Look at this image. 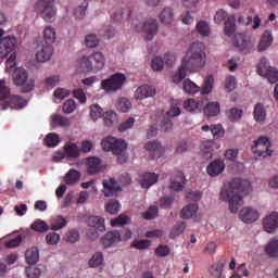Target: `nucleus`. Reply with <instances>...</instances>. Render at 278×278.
<instances>
[{
  "label": "nucleus",
  "instance_id": "14",
  "mask_svg": "<svg viewBox=\"0 0 278 278\" xmlns=\"http://www.w3.org/2000/svg\"><path fill=\"white\" fill-rule=\"evenodd\" d=\"M239 218L242 220V223H245V225H251L260 218V212L257 208L245 206L240 211Z\"/></svg>",
  "mask_w": 278,
  "mask_h": 278
},
{
  "label": "nucleus",
  "instance_id": "55",
  "mask_svg": "<svg viewBox=\"0 0 278 278\" xmlns=\"http://www.w3.org/2000/svg\"><path fill=\"white\" fill-rule=\"evenodd\" d=\"M197 30L200 36H210V25L205 21H201L197 24Z\"/></svg>",
  "mask_w": 278,
  "mask_h": 278
},
{
  "label": "nucleus",
  "instance_id": "13",
  "mask_svg": "<svg viewBox=\"0 0 278 278\" xmlns=\"http://www.w3.org/2000/svg\"><path fill=\"white\" fill-rule=\"evenodd\" d=\"M104 197H116L117 192H121L123 188L116 182L114 178H108L102 181Z\"/></svg>",
  "mask_w": 278,
  "mask_h": 278
},
{
  "label": "nucleus",
  "instance_id": "46",
  "mask_svg": "<svg viewBox=\"0 0 278 278\" xmlns=\"http://www.w3.org/2000/svg\"><path fill=\"white\" fill-rule=\"evenodd\" d=\"M105 211L109 212V214H118V212H121V203H118V200H110L105 204Z\"/></svg>",
  "mask_w": 278,
  "mask_h": 278
},
{
  "label": "nucleus",
  "instance_id": "63",
  "mask_svg": "<svg viewBox=\"0 0 278 278\" xmlns=\"http://www.w3.org/2000/svg\"><path fill=\"white\" fill-rule=\"evenodd\" d=\"M61 240V237L59 233L56 232H49L47 236H46V242L47 244H51V245H55L58 244V242H60Z\"/></svg>",
  "mask_w": 278,
  "mask_h": 278
},
{
  "label": "nucleus",
  "instance_id": "2",
  "mask_svg": "<svg viewBox=\"0 0 278 278\" xmlns=\"http://www.w3.org/2000/svg\"><path fill=\"white\" fill-rule=\"evenodd\" d=\"M249 188H251V182L248 180L233 178L224 189H222L220 199L228 203L231 214H238L240 206L244 205L242 192H245Z\"/></svg>",
  "mask_w": 278,
  "mask_h": 278
},
{
  "label": "nucleus",
  "instance_id": "8",
  "mask_svg": "<svg viewBox=\"0 0 278 278\" xmlns=\"http://www.w3.org/2000/svg\"><path fill=\"white\" fill-rule=\"evenodd\" d=\"M257 73L261 77L268 80L269 84H277L278 81V71L277 68L270 66L268 59L262 58L257 65Z\"/></svg>",
  "mask_w": 278,
  "mask_h": 278
},
{
  "label": "nucleus",
  "instance_id": "42",
  "mask_svg": "<svg viewBox=\"0 0 278 278\" xmlns=\"http://www.w3.org/2000/svg\"><path fill=\"white\" fill-rule=\"evenodd\" d=\"M30 229H33V231H37L38 233H45L46 231H49L51 227H49L45 220L37 219L31 224Z\"/></svg>",
  "mask_w": 278,
  "mask_h": 278
},
{
  "label": "nucleus",
  "instance_id": "31",
  "mask_svg": "<svg viewBox=\"0 0 278 278\" xmlns=\"http://www.w3.org/2000/svg\"><path fill=\"white\" fill-rule=\"evenodd\" d=\"M52 127H68L71 125V119L68 117L62 116L61 114L51 115Z\"/></svg>",
  "mask_w": 278,
  "mask_h": 278
},
{
  "label": "nucleus",
  "instance_id": "41",
  "mask_svg": "<svg viewBox=\"0 0 278 278\" xmlns=\"http://www.w3.org/2000/svg\"><path fill=\"white\" fill-rule=\"evenodd\" d=\"M43 142H45V146L49 148L58 147V144H60L61 142L60 135L55 132H50L46 136Z\"/></svg>",
  "mask_w": 278,
  "mask_h": 278
},
{
  "label": "nucleus",
  "instance_id": "49",
  "mask_svg": "<svg viewBox=\"0 0 278 278\" xmlns=\"http://www.w3.org/2000/svg\"><path fill=\"white\" fill-rule=\"evenodd\" d=\"M116 108L119 112H128L131 110V101L127 98H119Z\"/></svg>",
  "mask_w": 278,
  "mask_h": 278
},
{
  "label": "nucleus",
  "instance_id": "1",
  "mask_svg": "<svg viewBox=\"0 0 278 278\" xmlns=\"http://www.w3.org/2000/svg\"><path fill=\"white\" fill-rule=\"evenodd\" d=\"M205 45L195 41L188 49L184 56L178 71L173 75L172 81L174 84H181L188 76V73H198L205 66Z\"/></svg>",
  "mask_w": 278,
  "mask_h": 278
},
{
  "label": "nucleus",
  "instance_id": "52",
  "mask_svg": "<svg viewBox=\"0 0 278 278\" xmlns=\"http://www.w3.org/2000/svg\"><path fill=\"white\" fill-rule=\"evenodd\" d=\"M90 116L92 121H98V118H101V116H103V109H101L99 104H92L90 106Z\"/></svg>",
  "mask_w": 278,
  "mask_h": 278
},
{
  "label": "nucleus",
  "instance_id": "51",
  "mask_svg": "<svg viewBox=\"0 0 278 278\" xmlns=\"http://www.w3.org/2000/svg\"><path fill=\"white\" fill-rule=\"evenodd\" d=\"M5 99H10V87L5 86V80H0V103L5 101Z\"/></svg>",
  "mask_w": 278,
  "mask_h": 278
},
{
  "label": "nucleus",
  "instance_id": "21",
  "mask_svg": "<svg viewBox=\"0 0 278 278\" xmlns=\"http://www.w3.org/2000/svg\"><path fill=\"white\" fill-rule=\"evenodd\" d=\"M146 150L151 153L152 160H157L159 157H162V155H164V147H162V143H160V141H149L148 143H146Z\"/></svg>",
  "mask_w": 278,
  "mask_h": 278
},
{
  "label": "nucleus",
  "instance_id": "39",
  "mask_svg": "<svg viewBox=\"0 0 278 278\" xmlns=\"http://www.w3.org/2000/svg\"><path fill=\"white\" fill-rule=\"evenodd\" d=\"M66 225H68V222L66 220V218L59 215L52 220V223L50 225V229L52 231H60V229H64V227H66Z\"/></svg>",
  "mask_w": 278,
  "mask_h": 278
},
{
  "label": "nucleus",
  "instance_id": "17",
  "mask_svg": "<svg viewBox=\"0 0 278 278\" xmlns=\"http://www.w3.org/2000/svg\"><path fill=\"white\" fill-rule=\"evenodd\" d=\"M263 227L267 233H275L278 229V213L273 212L263 219Z\"/></svg>",
  "mask_w": 278,
  "mask_h": 278
},
{
  "label": "nucleus",
  "instance_id": "62",
  "mask_svg": "<svg viewBox=\"0 0 278 278\" xmlns=\"http://www.w3.org/2000/svg\"><path fill=\"white\" fill-rule=\"evenodd\" d=\"M151 66L152 70L156 72L164 71V59H162L161 56H155L152 60Z\"/></svg>",
  "mask_w": 278,
  "mask_h": 278
},
{
  "label": "nucleus",
  "instance_id": "43",
  "mask_svg": "<svg viewBox=\"0 0 278 278\" xmlns=\"http://www.w3.org/2000/svg\"><path fill=\"white\" fill-rule=\"evenodd\" d=\"M214 88V76H207L204 79V84L202 88H200L201 94H210L212 92V89Z\"/></svg>",
  "mask_w": 278,
  "mask_h": 278
},
{
  "label": "nucleus",
  "instance_id": "4",
  "mask_svg": "<svg viewBox=\"0 0 278 278\" xmlns=\"http://www.w3.org/2000/svg\"><path fill=\"white\" fill-rule=\"evenodd\" d=\"M16 45L17 40L12 36L4 37L0 41V58L3 60L10 55L7 61V64L10 66V68H14V66H16Z\"/></svg>",
  "mask_w": 278,
  "mask_h": 278
},
{
  "label": "nucleus",
  "instance_id": "44",
  "mask_svg": "<svg viewBox=\"0 0 278 278\" xmlns=\"http://www.w3.org/2000/svg\"><path fill=\"white\" fill-rule=\"evenodd\" d=\"M160 21L163 25H170L173 23V9L165 8L160 14Z\"/></svg>",
  "mask_w": 278,
  "mask_h": 278
},
{
  "label": "nucleus",
  "instance_id": "34",
  "mask_svg": "<svg viewBox=\"0 0 278 278\" xmlns=\"http://www.w3.org/2000/svg\"><path fill=\"white\" fill-rule=\"evenodd\" d=\"M64 151L67 157L77 159L79 157L81 150L77 147V143L68 142L64 146Z\"/></svg>",
  "mask_w": 278,
  "mask_h": 278
},
{
  "label": "nucleus",
  "instance_id": "27",
  "mask_svg": "<svg viewBox=\"0 0 278 278\" xmlns=\"http://www.w3.org/2000/svg\"><path fill=\"white\" fill-rule=\"evenodd\" d=\"M197 212H199V204L192 203L185 206L181 212L180 216L181 218H185L186 220L192 218V216H197Z\"/></svg>",
  "mask_w": 278,
  "mask_h": 278
},
{
  "label": "nucleus",
  "instance_id": "47",
  "mask_svg": "<svg viewBox=\"0 0 278 278\" xmlns=\"http://www.w3.org/2000/svg\"><path fill=\"white\" fill-rule=\"evenodd\" d=\"M103 264V253L102 252H96L92 257L89 260V266L90 268H97Z\"/></svg>",
  "mask_w": 278,
  "mask_h": 278
},
{
  "label": "nucleus",
  "instance_id": "36",
  "mask_svg": "<svg viewBox=\"0 0 278 278\" xmlns=\"http://www.w3.org/2000/svg\"><path fill=\"white\" fill-rule=\"evenodd\" d=\"M184 108L185 110H187V112H201L203 108V102H199L194 99H188L187 101H185Z\"/></svg>",
  "mask_w": 278,
  "mask_h": 278
},
{
  "label": "nucleus",
  "instance_id": "26",
  "mask_svg": "<svg viewBox=\"0 0 278 278\" xmlns=\"http://www.w3.org/2000/svg\"><path fill=\"white\" fill-rule=\"evenodd\" d=\"M270 45H273V33L270 30H265L258 42L257 50L262 53V51H266Z\"/></svg>",
  "mask_w": 278,
  "mask_h": 278
},
{
  "label": "nucleus",
  "instance_id": "20",
  "mask_svg": "<svg viewBox=\"0 0 278 278\" xmlns=\"http://www.w3.org/2000/svg\"><path fill=\"white\" fill-rule=\"evenodd\" d=\"M186 185V176L184 173L177 172L174 177L170 178L169 189L174 192H181L184 186Z\"/></svg>",
  "mask_w": 278,
  "mask_h": 278
},
{
  "label": "nucleus",
  "instance_id": "12",
  "mask_svg": "<svg viewBox=\"0 0 278 278\" xmlns=\"http://www.w3.org/2000/svg\"><path fill=\"white\" fill-rule=\"evenodd\" d=\"M252 149L255 155H258L260 157H268V155H273V151H270V140L266 137L257 139Z\"/></svg>",
  "mask_w": 278,
  "mask_h": 278
},
{
  "label": "nucleus",
  "instance_id": "50",
  "mask_svg": "<svg viewBox=\"0 0 278 278\" xmlns=\"http://www.w3.org/2000/svg\"><path fill=\"white\" fill-rule=\"evenodd\" d=\"M65 242H70L71 244H75L79 240V231L77 229H72L67 231L64 236Z\"/></svg>",
  "mask_w": 278,
  "mask_h": 278
},
{
  "label": "nucleus",
  "instance_id": "10",
  "mask_svg": "<svg viewBox=\"0 0 278 278\" xmlns=\"http://www.w3.org/2000/svg\"><path fill=\"white\" fill-rule=\"evenodd\" d=\"M87 225L90 227L87 236L91 238H99V232L103 233L105 231V219L101 216H89L87 218Z\"/></svg>",
  "mask_w": 278,
  "mask_h": 278
},
{
  "label": "nucleus",
  "instance_id": "53",
  "mask_svg": "<svg viewBox=\"0 0 278 278\" xmlns=\"http://www.w3.org/2000/svg\"><path fill=\"white\" fill-rule=\"evenodd\" d=\"M75 110H77V104L75 103V100L70 99L63 103L64 114H73V112H75Z\"/></svg>",
  "mask_w": 278,
  "mask_h": 278
},
{
  "label": "nucleus",
  "instance_id": "19",
  "mask_svg": "<svg viewBox=\"0 0 278 278\" xmlns=\"http://www.w3.org/2000/svg\"><path fill=\"white\" fill-rule=\"evenodd\" d=\"M53 56V46L42 43L36 53L37 62H49Z\"/></svg>",
  "mask_w": 278,
  "mask_h": 278
},
{
  "label": "nucleus",
  "instance_id": "18",
  "mask_svg": "<svg viewBox=\"0 0 278 278\" xmlns=\"http://www.w3.org/2000/svg\"><path fill=\"white\" fill-rule=\"evenodd\" d=\"M225 170V161L217 159L208 164L206 167V173L210 177H218V175H223Z\"/></svg>",
  "mask_w": 278,
  "mask_h": 278
},
{
  "label": "nucleus",
  "instance_id": "5",
  "mask_svg": "<svg viewBox=\"0 0 278 278\" xmlns=\"http://www.w3.org/2000/svg\"><path fill=\"white\" fill-rule=\"evenodd\" d=\"M13 84L21 88V92L23 93L31 92L36 87V81L33 78H29L27 70L23 67L15 68L13 73Z\"/></svg>",
  "mask_w": 278,
  "mask_h": 278
},
{
  "label": "nucleus",
  "instance_id": "11",
  "mask_svg": "<svg viewBox=\"0 0 278 278\" xmlns=\"http://www.w3.org/2000/svg\"><path fill=\"white\" fill-rule=\"evenodd\" d=\"M27 106V100L21 96H10L9 101L0 102V109L5 111L11 108V110H23Z\"/></svg>",
  "mask_w": 278,
  "mask_h": 278
},
{
  "label": "nucleus",
  "instance_id": "45",
  "mask_svg": "<svg viewBox=\"0 0 278 278\" xmlns=\"http://www.w3.org/2000/svg\"><path fill=\"white\" fill-rule=\"evenodd\" d=\"M186 231V223L179 222L177 223L169 233V238L174 240V238H179V235Z\"/></svg>",
  "mask_w": 278,
  "mask_h": 278
},
{
  "label": "nucleus",
  "instance_id": "48",
  "mask_svg": "<svg viewBox=\"0 0 278 278\" xmlns=\"http://www.w3.org/2000/svg\"><path fill=\"white\" fill-rule=\"evenodd\" d=\"M233 45L235 47H237V49H240V51H244V49H249V41H247L244 39V36L242 35L235 36Z\"/></svg>",
  "mask_w": 278,
  "mask_h": 278
},
{
  "label": "nucleus",
  "instance_id": "60",
  "mask_svg": "<svg viewBox=\"0 0 278 278\" xmlns=\"http://www.w3.org/2000/svg\"><path fill=\"white\" fill-rule=\"evenodd\" d=\"M86 10H88V1H84L81 5L75 9L74 14L76 18H84L86 16Z\"/></svg>",
  "mask_w": 278,
  "mask_h": 278
},
{
  "label": "nucleus",
  "instance_id": "33",
  "mask_svg": "<svg viewBox=\"0 0 278 278\" xmlns=\"http://www.w3.org/2000/svg\"><path fill=\"white\" fill-rule=\"evenodd\" d=\"M55 42V28L48 26L43 29V45L53 47Z\"/></svg>",
  "mask_w": 278,
  "mask_h": 278
},
{
  "label": "nucleus",
  "instance_id": "58",
  "mask_svg": "<svg viewBox=\"0 0 278 278\" xmlns=\"http://www.w3.org/2000/svg\"><path fill=\"white\" fill-rule=\"evenodd\" d=\"M157 207L156 206H150L146 212L142 213V217L146 220H153L155 216H157Z\"/></svg>",
  "mask_w": 278,
  "mask_h": 278
},
{
  "label": "nucleus",
  "instance_id": "61",
  "mask_svg": "<svg viewBox=\"0 0 278 278\" xmlns=\"http://www.w3.org/2000/svg\"><path fill=\"white\" fill-rule=\"evenodd\" d=\"M85 45L89 47V49H94V47L99 46V38H97V35H88L85 38Z\"/></svg>",
  "mask_w": 278,
  "mask_h": 278
},
{
  "label": "nucleus",
  "instance_id": "54",
  "mask_svg": "<svg viewBox=\"0 0 278 278\" xmlns=\"http://www.w3.org/2000/svg\"><path fill=\"white\" fill-rule=\"evenodd\" d=\"M127 223H129V217L127 215H119L111 220V226L123 227V225H127Z\"/></svg>",
  "mask_w": 278,
  "mask_h": 278
},
{
  "label": "nucleus",
  "instance_id": "25",
  "mask_svg": "<svg viewBox=\"0 0 278 278\" xmlns=\"http://www.w3.org/2000/svg\"><path fill=\"white\" fill-rule=\"evenodd\" d=\"M225 270V262L218 261L214 263L210 268V275L212 278H227L224 273Z\"/></svg>",
  "mask_w": 278,
  "mask_h": 278
},
{
  "label": "nucleus",
  "instance_id": "24",
  "mask_svg": "<svg viewBox=\"0 0 278 278\" xmlns=\"http://www.w3.org/2000/svg\"><path fill=\"white\" fill-rule=\"evenodd\" d=\"M160 179V175L155 173H146L142 176V179L140 180L141 188L149 189L151 186H155L157 184V180Z\"/></svg>",
  "mask_w": 278,
  "mask_h": 278
},
{
  "label": "nucleus",
  "instance_id": "22",
  "mask_svg": "<svg viewBox=\"0 0 278 278\" xmlns=\"http://www.w3.org/2000/svg\"><path fill=\"white\" fill-rule=\"evenodd\" d=\"M149 97H155V87L143 85L138 87L135 91V98L139 101H142V99H149Z\"/></svg>",
  "mask_w": 278,
  "mask_h": 278
},
{
  "label": "nucleus",
  "instance_id": "3",
  "mask_svg": "<svg viewBox=\"0 0 278 278\" xmlns=\"http://www.w3.org/2000/svg\"><path fill=\"white\" fill-rule=\"evenodd\" d=\"M79 65L87 73H99L105 66V56L101 52H94L91 55L80 58Z\"/></svg>",
  "mask_w": 278,
  "mask_h": 278
},
{
  "label": "nucleus",
  "instance_id": "37",
  "mask_svg": "<svg viewBox=\"0 0 278 278\" xmlns=\"http://www.w3.org/2000/svg\"><path fill=\"white\" fill-rule=\"evenodd\" d=\"M265 253L268 257H278V238L269 241V244L265 247Z\"/></svg>",
  "mask_w": 278,
  "mask_h": 278
},
{
  "label": "nucleus",
  "instance_id": "64",
  "mask_svg": "<svg viewBox=\"0 0 278 278\" xmlns=\"http://www.w3.org/2000/svg\"><path fill=\"white\" fill-rule=\"evenodd\" d=\"M26 277H28V278L40 277V268L35 267V266L26 267Z\"/></svg>",
  "mask_w": 278,
  "mask_h": 278
},
{
  "label": "nucleus",
  "instance_id": "38",
  "mask_svg": "<svg viewBox=\"0 0 278 278\" xmlns=\"http://www.w3.org/2000/svg\"><path fill=\"white\" fill-rule=\"evenodd\" d=\"M254 121L256 123H264L266 121V109H264V104L257 103L254 106Z\"/></svg>",
  "mask_w": 278,
  "mask_h": 278
},
{
  "label": "nucleus",
  "instance_id": "57",
  "mask_svg": "<svg viewBox=\"0 0 278 278\" xmlns=\"http://www.w3.org/2000/svg\"><path fill=\"white\" fill-rule=\"evenodd\" d=\"M21 242H23V237L18 235L9 241H5L4 247L5 249H16V247L21 245Z\"/></svg>",
  "mask_w": 278,
  "mask_h": 278
},
{
  "label": "nucleus",
  "instance_id": "29",
  "mask_svg": "<svg viewBox=\"0 0 278 278\" xmlns=\"http://www.w3.org/2000/svg\"><path fill=\"white\" fill-rule=\"evenodd\" d=\"M25 260L29 266H34L40 260V253L38 252V248L33 247L28 249L25 253Z\"/></svg>",
  "mask_w": 278,
  "mask_h": 278
},
{
  "label": "nucleus",
  "instance_id": "32",
  "mask_svg": "<svg viewBox=\"0 0 278 278\" xmlns=\"http://www.w3.org/2000/svg\"><path fill=\"white\" fill-rule=\"evenodd\" d=\"M204 114L208 118L220 114V104L218 102H208L204 108Z\"/></svg>",
  "mask_w": 278,
  "mask_h": 278
},
{
  "label": "nucleus",
  "instance_id": "30",
  "mask_svg": "<svg viewBox=\"0 0 278 278\" xmlns=\"http://www.w3.org/2000/svg\"><path fill=\"white\" fill-rule=\"evenodd\" d=\"M244 111L242 109L232 108L226 110V116L230 123H238L242 118Z\"/></svg>",
  "mask_w": 278,
  "mask_h": 278
},
{
  "label": "nucleus",
  "instance_id": "40",
  "mask_svg": "<svg viewBox=\"0 0 278 278\" xmlns=\"http://www.w3.org/2000/svg\"><path fill=\"white\" fill-rule=\"evenodd\" d=\"M225 34L226 36H233L236 34V17L230 15L225 22Z\"/></svg>",
  "mask_w": 278,
  "mask_h": 278
},
{
  "label": "nucleus",
  "instance_id": "16",
  "mask_svg": "<svg viewBox=\"0 0 278 278\" xmlns=\"http://www.w3.org/2000/svg\"><path fill=\"white\" fill-rule=\"evenodd\" d=\"M121 231L112 230L108 231L104 237L101 239L102 244L105 249H110V247H116L118 242H121Z\"/></svg>",
  "mask_w": 278,
  "mask_h": 278
},
{
  "label": "nucleus",
  "instance_id": "23",
  "mask_svg": "<svg viewBox=\"0 0 278 278\" xmlns=\"http://www.w3.org/2000/svg\"><path fill=\"white\" fill-rule=\"evenodd\" d=\"M143 31L146 34V40H153V36L157 34V20H148L143 24Z\"/></svg>",
  "mask_w": 278,
  "mask_h": 278
},
{
  "label": "nucleus",
  "instance_id": "56",
  "mask_svg": "<svg viewBox=\"0 0 278 278\" xmlns=\"http://www.w3.org/2000/svg\"><path fill=\"white\" fill-rule=\"evenodd\" d=\"M236 77L233 76H228L225 79V90L226 92H233V90H236Z\"/></svg>",
  "mask_w": 278,
  "mask_h": 278
},
{
  "label": "nucleus",
  "instance_id": "28",
  "mask_svg": "<svg viewBox=\"0 0 278 278\" xmlns=\"http://www.w3.org/2000/svg\"><path fill=\"white\" fill-rule=\"evenodd\" d=\"M182 90L186 94H197L201 92V87L195 85L190 78H187L182 83Z\"/></svg>",
  "mask_w": 278,
  "mask_h": 278
},
{
  "label": "nucleus",
  "instance_id": "9",
  "mask_svg": "<svg viewBox=\"0 0 278 278\" xmlns=\"http://www.w3.org/2000/svg\"><path fill=\"white\" fill-rule=\"evenodd\" d=\"M125 74H114L109 79H104L101 83V87L105 92H116V90H121L123 85L125 84Z\"/></svg>",
  "mask_w": 278,
  "mask_h": 278
},
{
  "label": "nucleus",
  "instance_id": "35",
  "mask_svg": "<svg viewBox=\"0 0 278 278\" xmlns=\"http://www.w3.org/2000/svg\"><path fill=\"white\" fill-rule=\"evenodd\" d=\"M81 178V174L77 169H70L64 177V181L67 186H75Z\"/></svg>",
  "mask_w": 278,
  "mask_h": 278
},
{
  "label": "nucleus",
  "instance_id": "59",
  "mask_svg": "<svg viewBox=\"0 0 278 278\" xmlns=\"http://www.w3.org/2000/svg\"><path fill=\"white\" fill-rule=\"evenodd\" d=\"M132 247L139 251H144V249H149L151 247V241L148 239L137 240L132 242Z\"/></svg>",
  "mask_w": 278,
  "mask_h": 278
},
{
  "label": "nucleus",
  "instance_id": "7",
  "mask_svg": "<svg viewBox=\"0 0 278 278\" xmlns=\"http://www.w3.org/2000/svg\"><path fill=\"white\" fill-rule=\"evenodd\" d=\"M103 151H111L113 155H123L127 151V143L123 139L106 137L102 140Z\"/></svg>",
  "mask_w": 278,
  "mask_h": 278
},
{
  "label": "nucleus",
  "instance_id": "6",
  "mask_svg": "<svg viewBox=\"0 0 278 278\" xmlns=\"http://www.w3.org/2000/svg\"><path fill=\"white\" fill-rule=\"evenodd\" d=\"M35 10L46 23H53L55 21L56 11L53 7V0H38L35 3Z\"/></svg>",
  "mask_w": 278,
  "mask_h": 278
},
{
  "label": "nucleus",
  "instance_id": "15",
  "mask_svg": "<svg viewBox=\"0 0 278 278\" xmlns=\"http://www.w3.org/2000/svg\"><path fill=\"white\" fill-rule=\"evenodd\" d=\"M86 168L89 175H99L103 170V162L97 156H90L87 159Z\"/></svg>",
  "mask_w": 278,
  "mask_h": 278
}]
</instances>
